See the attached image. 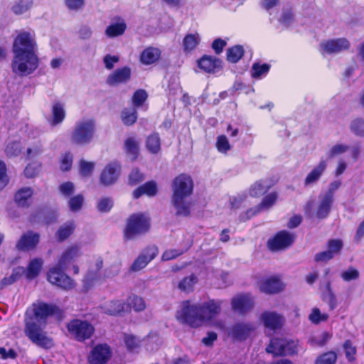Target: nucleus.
I'll return each instance as SVG.
<instances>
[{"label":"nucleus","instance_id":"2f4dec72","mask_svg":"<svg viewBox=\"0 0 364 364\" xmlns=\"http://www.w3.org/2000/svg\"><path fill=\"white\" fill-rule=\"evenodd\" d=\"M161 50L155 47L145 48L140 55V60L144 65H151L156 62L161 57Z\"/></svg>","mask_w":364,"mask_h":364},{"label":"nucleus","instance_id":"680f3d73","mask_svg":"<svg viewBox=\"0 0 364 364\" xmlns=\"http://www.w3.org/2000/svg\"><path fill=\"white\" fill-rule=\"evenodd\" d=\"M85 0H64L65 4L68 10L77 11L85 6Z\"/></svg>","mask_w":364,"mask_h":364},{"label":"nucleus","instance_id":"393cba45","mask_svg":"<svg viewBox=\"0 0 364 364\" xmlns=\"http://www.w3.org/2000/svg\"><path fill=\"white\" fill-rule=\"evenodd\" d=\"M198 66L205 73H215L221 69L222 63L218 58L203 55L198 60Z\"/></svg>","mask_w":364,"mask_h":364},{"label":"nucleus","instance_id":"de8ad7c7","mask_svg":"<svg viewBox=\"0 0 364 364\" xmlns=\"http://www.w3.org/2000/svg\"><path fill=\"white\" fill-rule=\"evenodd\" d=\"M33 0H18L12 6V11L16 14H22L30 9Z\"/></svg>","mask_w":364,"mask_h":364},{"label":"nucleus","instance_id":"72a5a7b5","mask_svg":"<svg viewBox=\"0 0 364 364\" xmlns=\"http://www.w3.org/2000/svg\"><path fill=\"white\" fill-rule=\"evenodd\" d=\"M157 191L156 183L154 181H149L135 189L133 192V197L134 198H139L143 195L152 197L156 194Z\"/></svg>","mask_w":364,"mask_h":364},{"label":"nucleus","instance_id":"13d9d810","mask_svg":"<svg viewBox=\"0 0 364 364\" xmlns=\"http://www.w3.org/2000/svg\"><path fill=\"white\" fill-rule=\"evenodd\" d=\"M147 99V93L144 90H136L133 97H132V102L134 107H140Z\"/></svg>","mask_w":364,"mask_h":364},{"label":"nucleus","instance_id":"4d7b16f0","mask_svg":"<svg viewBox=\"0 0 364 364\" xmlns=\"http://www.w3.org/2000/svg\"><path fill=\"white\" fill-rule=\"evenodd\" d=\"M113 200L111 198H102L97 202V209L100 212H109L113 207Z\"/></svg>","mask_w":364,"mask_h":364},{"label":"nucleus","instance_id":"20e7f679","mask_svg":"<svg viewBox=\"0 0 364 364\" xmlns=\"http://www.w3.org/2000/svg\"><path fill=\"white\" fill-rule=\"evenodd\" d=\"M11 60V70L13 73L19 76H27L33 73L39 66L38 53H13Z\"/></svg>","mask_w":364,"mask_h":364},{"label":"nucleus","instance_id":"f03ea898","mask_svg":"<svg viewBox=\"0 0 364 364\" xmlns=\"http://www.w3.org/2000/svg\"><path fill=\"white\" fill-rule=\"evenodd\" d=\"M194 183L192 177L186 173H181L172 181L171 204L175 214L178 216H188L191 213L190 196L193 192Z\"/></svg>","mask_w":364,"mask_h":364},{"label":"nucleus","instance_id":"338daca9","mask_svg":"<svg viewBox=\"0 0 364 364\" xmlns=\"http://www.w3.org/2000/svg\"><path fill=\"white\" fill-rule=\"evenodd\" d=\"M61 195L65 197L70 196L75 191V186L72 182H65L59 186Z\"/></svg>","mask_w":364,"mask_h":364},{"label":"nucleus","instance_id":"7c9ffc66","mask_svg":"<svg viewBox=\"0 0 364 364\" xmlns=\"http://www.w3.org/2000/svg\"><path fill=\"white\" fill-rule=\"evenodd\" d=\"M272 186V183L268 179H261L251 185L248 193L251 197L257 198L266 193Z\"/></svg>","mask_w":364,"mask_h":364},{"label":"nucleus","instance_id":"e2e57ef3","mask_svg":"<svg viewBox=\"0 0 364 364\" xmlns=\"http://www.w3.org/2000/svg\"><path fill=\"white\" fill-rule=\"evenodd\" d=\"M343 247V242L341 240H331L328 242V250L335 256L339 254Z\"/></svg>","mask_w":364,"mask_h":364},{"label":"nucleus","instance_id":"4c0bfd02","mask_svg":"<svg viewBox=\"0 0 364 364\" xmlns=\"http://www.w3.org/2000/svg\"><path fill=\"white\" fill-rule=\"evenodd\" d=\"M33 193V191L31 188H23L20 189L15 195L16 203L18 205L21 207L28 205Z\"/></svg>","mask_w":364,"mask_h":364},{"label":"nucleus","instance_id":"bf43d9fd","mask_svg":"<svg viewBox=\"0 0 364 364\" xmlns=\"http://www.w3.org/2000/svg\"><path fill=\"white\" fill-rule=\"evenodd\" d=\"M216 147L221 153H226L231 149L228 139L225 135H220L217 138Z\"/></svg>","mask_w":364,"mask_h":364},{"label":"nucleus","instance_id":"7ed1b4c3","mask_svg":"<svg viewBox=\"0 0 364 364\" xmlns=\"http://www.w3.org/2000/svg\"><path fill=\"white\" fill-rule=\"evenodd\" d=\"M95 131L96 123L93 118H82L75 122L70 134V141L76 145H87L92 141Z\"/></svg>","mask_w":364,"mask_h":364},{"label":"nucleus","instance_id":"f3484780","mask_svg":"<svg viewBox=\"0 0 364 364\" xmlns=\"http://www.w3.org/2000/svg\"><path fill=\"white\" fill-rule=\"evenodd\" d=\"M121 166L117 161H112L107 164L103 168L100 181L105 186H110L114 183L120 174Z\"/></svg>","mask_w":364,"mask_h":364},{"label":"nucleus","instance_id":"a18cd8bd","mask_svg":"<svg viewBox=\"0 0 364 364\" xmlns=\"http://www.w3.org/2000/svg\"><path fill=\"white\" fill-rule=\"evenodd\" d=\"M121 118L125 125L130 126L135 123L137 119V112L135 108H126L121 114Z\"/></svg>","mask_w":364,"mask_h":364},{"label":"nucleus","instance_id":"c03bdc74","mask_svg":"<svg viewBox=\"0 0 364 364\" xmlns=\"http://www.w3.org/2000/svg\"><path fill=\"white\" fill-rule=\"evenodd\" d=\"M146 147L151 154H157L161 150V141L159 136L153 134L148 136L146 141Z\"/></svg>","mask_w":364,"mask_h":364},{"label":"nucleus","instance_id":"dca6fc26","mask_svg":"<svg viewBox=\"0 0 364 364\" xmlns=\"http://www.w3.org/2000/svg\"><path fill=\"white\" fill-rule=\"evenodd\" d=\"M294 234L287 231L278 232L273 238L267 242V246L272 251H279L289 247L294 241Z\"/></svg>","mask_w":364,"mask_h":364},{"label":"nucleus","instance_id":"2eb2a0df","mask_svg":"<svg viewBox=\"0 0 364 364\" xmlns=\"http://www.w3.org/2000/svg\"><path fill=\"white\" fill-rule=\"evenodd\" d=\"M254 306L255 299L250 294H237L231 299L232 310L240 314H245L249 312Z\"/></svg>","mask_w":364,"mask_h":364},{"label":"nucleus","instance_id":"39448f33","mask_svg":"<svg viewBox=\"0 0 364 364\" xmlns=\"http://www.w3.org/2000/svg\"><path fill=\"white\" fill-rule=\"evenodd\" d=\"M202 316L200 304H193L189 301L181 303L176 315L180 322L192 327H198L203 324Z\"/></svg>","mask_w":364,"mask_h":364},{"label":"nucleus","instance_id":"f8f14e48","mask_svg":"<svg viewBox=\"0 0 364 364\" xmlns=\"http://www.w3.org/2000/svg\"><path fill=\"white\" fill-rule=\"evenodd\" d=\"M67 327L70 334L79 341L90 338L94 333V327L86 321L75 319Z\"/></svg>","mask_w":364,"mask_h":364},{"label":"nucleus","instance_id":"cd10ccee","mask_svg":"<svg viewBox=\"0 0 364 364\" xmlns=\"http://www.w3.org/2000/svg\"><path fill=\"white\" fill-rule=\"evenodd\" d=\"M39 242V235L33 232L23 234L18 240L16 247L20 250L27 251L34 248Z\"/></svg>","mask_w":364,"mask_h":364},{"label":"nucleus","instance_id":"a19ab883","mask_svg":"<svg viewBox=\"0 0 364 364\" xmlns=\"http://www.w3.org/2000/svg\"><path fill=\"white\" fill-rule=\"evenodd\" d=\"M25 269L23 267H18L13 269L12 273L9 277H5L1 282L2 288L9 286L16 282L21 275L23 274Z\"/></svg>","mask_w":364,"mask_h":364},{"label":"nucleus","instance_id":"3c124183","mask_svg":"<svg viewBox=\"0 0 364 364\" xmlns=\"http://www.w3.org/2000/svg\"><path fill=\"white\" fill-rule=\"evenodd\" d=\"M269 70V65L267 64L254 63L252 68V77L260 78L265 76Z\"/></svg>","mask_w":364,"mask_h":364},{"label":"nucleus","instance_id":"6e6d98bb","mask_svg":"<svg viewBox=\"0 0 364 364\" xmlns=\"http://www.w3.org/2000/svg\"><path fill=\"white\" fill-rule=\"evenodd\" d=\"M80 173L84 177L89 176L92 174L95 164L94 162H88L85 160H81L79 164Z\"/></svg>","mask_w":364,"mask_h":364},{"label":"nucleus","instance_id":"4be33fe9","mask_svg":"<svg viewBox=\"0 0 364 364\" xmlns=\"http://www.w3.org/2000/svg\"><path fill=\"white\" fill-rule=\"evenodd\" d=\"M223 304L222 300H210L200 304L203 323L211 322L212 319L220 314Z\"/></svg>","mask_w":364,"mask_h":364},{"label":"nucleus","instance_id":"864d4df0","mask_svg":"<svg viewBox=\"0 0 364 364\" xmlns=\"http://www.w3.org/2000/svg\"><path fill=\"white\" fill-rule=\"evenodd\" d=\"M337 355L333 351L325 353L317 358L315 364H335Z\"/></svg>","mask_w":364,"mask_h":364},{"label":"nucleus","instance_id":"c85d7f7f","mask_svg":"<svg viewBox=\"0 0 364 364\" xmlns=\"http://www.w3.org/2000/svg\"><path fill=\"white\" fill-rule=\"evenodd\" d=\"M103 309L106 314L110 315H117L122 312L129 311V306L127 305L122 299L112 300L106 302L103 306Z\"/></svg>","mask_w":364,"mask_h":364},{"label":"nucleus","instance_id":"1a4fd4ad","mask_svg":"<svg viewBox=\"0 0 364 364\" xmlns=\"http://www.w3.org/2000/svg\"><path fill=\"white\" fill-rule=\"evenodd\" d=\"M266 350L274 355H291L297 353V343L274 338L271 340Z\"/></svg>","mask_w":364,"mask_h":364},{"label":"nucleus","instance_id":"5701e85b","mask_svg":"<svg viewBox=\"0 0 364 364\" xmlns=\"http://www.w3.org/2000/svg\"><path fill=\"white\" fill-rule=\"evenodd\" d=\"M328 166V160L321 159L319 162L314 166L311 171L306 175L304 184L306 187L315 185L321 178Z\"/></svg>","mask_w":364,"mask_h":364},{"label":"nucleus","instance_id":"0eeeda50","mask_svg":"<svg viewBox=\"0 0 364 364\" xmlns=\"http://www.w3.org/2000/svg\"><path fill=\"white\" fill-rule=\"evenodd\" d=\"M149 219L144 214H133L127 219L124 230V238L126 240H132L146 232L149 229Z\"/></svg>","mask_w":364,"mask_h":364},{"label":"nucleus","instance_id":"69168bd1","mask_svg":"<svg viewBox=\"0 0 364 364\" xmlns=\"http://www.w3.org/2000/svg\"><path fill=\"white\" fill-rule=\"evenodd\" d=\"M83 203V197L81 195L75 196L70 198L69 201V207L72 211L79 210Z\"/></svg>","mask_w":364,"mask_h":364},{"label":"nucleus","instance_id":"9d476101","mask_svg":"<svg viewBox=\"0 0 364 364\" xmlns=\"http://www.w3.org/2000/svg\"><path fill=\"white\" fill-rule=\"evenodd\" d=\"M64 269L58 267V264L50 268L47 274L48 280L63 289L70 290L75 287V282L63 272Z\"/></svg>","mask_w":364,"mask_h":364},{"label":"nucleus","instance_id":"774afa93","mask_svg":"<svg viewBox=\"0 0 364 364\" xmlns=\"http://www.w3.org/2000/svg\"><path fill=\"white\" fill-rule=\"evenodd\" d=\"M144 179V174L140 173L137 168L133 169L129 175V183L132 185L139 183Z\"/></svg>","mask_w":364,"mask_h":364},{"label":"nucleus","instance_id":"0e129e2a","mask_svg":"<svg viewBox=\"0 0 364 364\" xmlns=\"http://www.w3.org/2000/svg\"><path fill=\"white\" fill-rule=\"evenodd\" d=\"M73 157L70 153H66L62 156L60 160V169L63 171H68L73 164Z\"/></svg>","mask_w":364,"mask_h":364},{"label":"nucleus","instance_id":"58836bf2","mask_svg":"<svg viewBox=\"0 0 364 364\" xmlns=\"http://www.w3.org/2000/svg\"><path fill=\"white\" fill-rule=\"evenodd\" d=\"M75 229V225L74 222L69 221L59 228L55 235L59 241L63 242L73 233Z\"/></svg>","mask_w":364,"mask_h":364},{"label":"nucleus","instance_id":"f257e3e1","mask_svg":"<svg viewBox=\"0 0 364 364\" xmlns=\"http://www.w3.org/2000/svg\"><path fill=\"white\" fill-rule=\"evenodd\" d=\"M58 311V309L55 306L41 301L33 303L26 310L24 332L33 343L44 348H50L53 346L52 339L46 335L43 328L48 316L56 314Z\"/></svg>","mask_w":364,"mask_h":364},{"label":"nucleus","instance_id":"b1692460","mask_svg":"<svg viewBox=\"0 0 364 364\" xmlns=\"http://www.w3.org/2000/svg\"><path fill=\"white\" fill-rule=\"evenodd\" d=\"M259 290L265 294H276L284 288L282 282L276 277H270L262 279L259 282Z\"/></svg>","mask_w":364,"mask_h":364},{"label":"nucleus","instance_id":"e433bc0d","mask_svg":"<svg viewBox=\"0 0 364 364\" xmlns=\"http://www.w3.org/2000/svg\"><path fill=\"white\" fill-rule=\"evenodd\" d=\"M198 281V277L195 274H191L181 279L178 283L177 287L180 291L188 293L193 290Z\"/></svg>","mask_w":364,"mask_h":364},{"label":"nucleus","instance_id":"37998d69","mask_svg":"<svg viewBox=\"0 0 364 364\" xmlns=\"http://www.w3.org/2000/svg\"><path fill=\"white\" fill-rule=\"evenodd\" d=\"M127 305L129 306V311L131 308L136 311H141L146 309L144 299L136 295L129 296L127 300Z\"/></svg>","mask_w":364,"mask_h":364},{"label":"nucleus","instance_id":"a211bd4d","mask_svg":"<svg viewBox=\"0 0 364 364\" xmlns=\"http://www.w3.org/2000/svg\"><path fill=\"white\" fill-rule=\"evenodd\" d=\"M103 267V261L98 257L95 263L94 267H90L82 279V287L85 291L89 290L101 278L100 270Z\"/></svg>","mask_w":364,"mask_h":364},{"label":"nucleus","instance_id":"79ce46f5","mask_svg":"<svg viewBox=\"0 0 364 364\" xmlns=\"http://www.w3.org/2000/svg\"><path fill=\"white\" fill-rule=\"evenodd\" d=\"M308 318L311 323L318 325L321 322L327 321L329 315L327 313L321 312L318 308L314 307Z\"/></svg>","mask_w":364,"mask_h":364},{"label":"nucleus","instance_id":"423d86ee","mask_svg":"<svg viewBox=\"0 0 364 364\" xmlns=\"http://www.w3.org/2000/svg\"><path fill=\"white\" fill-rule=\"evenodd\" d=\"M38 44L33 31L22 30L18 32L12 44L13 53H38Z\"/></svg>","mask_w":364,"mask_h":364},{"label":"nucleus","instance_id":"6ab92c4d","mask_svg":"<svg viewBox=\"0 0 364 364\" xmlns=\"http://www.w3.org/2000/svg\"><path fill=\"white\" fill-rule=\"evenodd\" d=\"M255 329V325L250 322L237 323L228 331V335L237 341L245 340Z\"/></svg>","mask_w":364,"mask_h":364},{"label":"nucleus","instance_id":"9b49d317","mask_svg":"<svg viewBox=\"0 0 364 364\" xmlns=\"http://www.w3.org/2000/svg\"><path fill=\"white\" fill-rule=\"evenodd\" d=\"M112 356V349L107 343H97L90 350L87 360L89 364H106Z\"/></svg>","mask_w":364,"mask_h":364},{"label":"nucleus","instance_id":"aec40b11","mask_svg":"<svg viewBox=\"0 0 364 364\" xmlns=\"http://www.w3.org/2000/svg\"><path fill=\"white\" fill-rule=\"evenodd\" d=\"M158 249L155 246L144 249L132 265V270L136 272L144 268L158 255Z\"/></svg>","mask_w":364,"mask_h":364},{"label":"nucleus","instance_id":"c9c22d12","mask_svg":"<svg viewBox=\"0 0 364 364\" xmlns=\"http://www.w3.org/2000/svg\"><path fill=\"white\" fill-rule=\"evenodd\" d=\"M127 28L125 22L119 20L108 26L105 30V34L109 38H114L122 36Z\"/></svg>","mask_w":364,"mask_h":364},{"label":"nucleus","instance_id":"09e8293b","mask_svg":"<svg viewBox=\"0 0 364 364\" xmlns=\"http://www.w3.org/2000/svg\"><path fill=\"white\" fill-rule=\"evenodd\" d=\"M349 149V146L344 144H336L333 145L326 152V159L328 161L338 155H341L346 152Z\"/></svg>","mask_w":364,"mask_h":364},{"label":"nucleus","instance_id":"a878e982","mask_svg":"<svg viewBox=\"0 0 364 364\" xmlns=\"http://www.w3.org/2000/svg\"><path fill=\"white\" fill-rule=\"evenodd\" d=\"M66 116L65 104L60 102H54L51 107V116L48 119L49 124L54 127L61 124Z\"/></svg>","mask_w":364,"mask_h":364},{"label":"nucleus","instance_id":"ddd939ff","mask_svg":"<svg viewBox=\"0 0 364 364\" xmlns=\"http://www.w3.org/2000/svg\"><path fill=\"white\" fill-rule=\"evenodd\" d=\"M82 255V250L80 244L70 245L58 256L57 264L60 268L68 269Z\"/></svg>","mask_w":364,"mask_h":364},{"label":"nucleus","instance_id":"6e6552de","mask_svg":"<svg viewBox=\"0 0 364 364\" xmlns=\"http://www.w3.org/2000/svg\"><path fill=\"white\" fill-rule=\"evenodd\" d=\"M333 203V199L331 198V196H326L323 193H321L318 196L316 211L314 212V201L309 200L304 208L305 213L310 217L314 215L319 219H323L328 215Z\"/></svg>","mask_w":364,"mask_h":364},{"label":"nucleus","instance_id":"5fc2aeb1","mask_svg":"<svg viewBox=\"0 0 364 364\" xmlns=\"http://www.w3.org/2000/svg\"><path fill=\"white\" fill-rule=\"evenodd\" d=\"M162 343V339L157 334H151L147 338L146 348L148 350H157Z\"/></svg>","mask_w":364,"mask_h":364},{"label":"nucleus","instance_id":"473e14b6","mask_svg":"<svg viewBox=\"0 0 364 364\" xmlns=\"http://www.w3.org/2000/svg\"><path fill=\"white\" fill-rule=\"evenodd\" d=\"M43 260L41 258H34L31 259L26 269H25L24 274L28 279L36 278L42 269Z\"/></svg>","mask_w":364,"mask_h":364},{"label":"nucleus","instance_id":"052dcab7","mask_svg":"<svg viewBox=\"0 0 364 364\" xmlns=\"http://www.w3.org/2000/svg\"><path fill=\"white\" fill-rule=\"evenodd\" d=\"M360 276L359 272L354 267H349L342 272L341 277L346 282L357 279Z\"/></svg>","mask_w":364,"mask_h":364},{"label":"nucleus","instance_id":"ea45409f","mask_svg":"<svg viewBox=\"0 0 364 364\" xmlns=\"http://www.w3.org/2000/svg\"><path fill=\"white\" fill-rule=\"evenodd\" d=\"M278 198V193L277 192H272L264 196L257 207V210L262 211L264 210H269L277 202Z\"/></svg>","mask_w":364,"mask_h":364},{"label":"nucleus","instance_id":"412c9836","mask_svg":"<svg viewBox=\"0 0 364 364\" xmlns=\"http://www.w3.org/2000/svg\"><path fill=\"white\" fill-rule=\"evenodd\" d=\"M259 320L265 328L272 331L279 329L284 321V317L281 314L269 311L262 312L259 316Z\"/></svg>","mask_w":364,"mask_h":364},{"label":"nucleus","instance_id":"4468645a","mask_svg":"<svg viewBox=\"0 0 364 364\" xmlns=\"http://www.w3.org/2000/svg\"><path fill=\"white\" fill-rule=\"evenodd\" d=\"M350 47V41L346 38L324 40L320 43V51L324 54H337L347 50Z\"/></svg>","mask_w":364,"mask_h":364},{"label":"nucleus","instance_id":"603ef678","mask_svg":"<svg viewBox=\"0 0 364 364\" xmlns=\"http://www.w3.org/2000/svg\"><path fill=\"white\" fill-rule=\"evenodd\" d=\"M124 341L127 348L129 351H134L140 346V341L135 336L129 333H125L124 336Z\"/></svg>","mask_w":364,"mask_h":364},{"label":"nucleus","instance_id":"c756f323","mask_svg":"<svg viewBox=\"0 0 364 364\" xmlns=\"http://www.w3.org/2000/svg\"><path fill=\"white\" fill-rule=\"evenodd\" d=\"M200 43V36L198 33H188L183 39V50L186 54L193 52Z\"/></svg>","mask_w":364,"mask_h":364},{"label":"nucleus","instance_id":"8fccbe9b","mask_svg":"<svg viewBox=\"0 0 364 364\" xmlns=\"http://www.w3.org/2000/svg\"><path fill=\"white\" fill-rule=\"evenodd\" d=\"M243 54V48L240 46H235L227 50V59L231 63H236L242 58Z\"/></svg>","mask_w":364,"mask_h":364},{"label":"nucleus","instance_id":"bb28decb","mask_svg":"<svg viewBox=\"0 0 364 364\" xmlns=\"http://www.w3.org/2000/svg\"><path fill=\"white\" fill-rule=\"evenodd\" d=\"M130 76V68L128 67H123L111 73L107 79V82L110 85H117L120 83L127 82L129 80Z\"/></svg>","mask_w":364,"mask_h":364},{"label":"nucleus","instance_id":"49530a36","mask_svg":"<svg viewBox=\"0 0 364 364\" xmlns=\"http://www.w3.org/2000/svg\"><path fill=\"white\" fill-rule=\"evenodd\" d=\"M350 130L355 135L364 137V118H355L350 124Z\"/></svg>","mask_w":364,"mask_h":364},{"label":"nucleus","instance_id":"f704fd0d","mask_svg":"<svg viewBox=\"0 0 364 364\" xmlns=\"http://www.w3.org/2000/svg\"><path fill=\"white\" fill-rule=\"evenodd\" d=\"M124 149L129 157H130L132 160H135L139 154V139L134 136H129L124 141Z\"/></svg>","mask_w":364,"mask_h":364}]
</instances>
